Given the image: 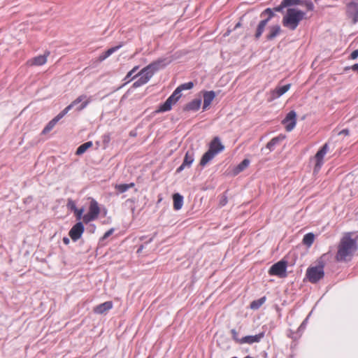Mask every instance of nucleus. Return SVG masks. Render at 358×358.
Returning a JSON list of instances; mask_svg holds the SVG:
<instances>
[{
	"instance_id": "f257e3e1",
	"label": "nucleus",
	"mask_w": 358,
	"mask_h": 358,
	"mask_svg": "<svg viewBox=\"0 0 358 358\" xmlns=\"http://www.w3.org/2000/svg\"><path fill=\"white\" fill-rule=\"evenodd\" d=\"M358 249L356 240L351 238L350 234L342 237L337 247V253L335 259L339 262H346L352 259Z\"/></svg>"
},
{
	"instance_id": "f03ea898",
	"label": "nucleus",
	"mask_w": 358,
	"mask_h": 358,
	"mask_svg": "<svg viewBox=\"0 0 358 358\" xmlns=\"http://www.w3.org/2000/svg\"><path fill=\"white\" fill-rule=\"evenodd\" d=\"M306 13L303 10L289 8L286 15L282 18V24L290 30H295L300 22L305 18Z\"/></svg>"
},
{
	"instance_id": "7ed1b4c3",
	"label": "nucleus",
	"mask_w": 358,
	"mask_h": 358,
	"mask_svg": "<svg viewBox=\"0 0 358 358\" xmlns=\"http://www.w3.org/2000/svg\"><path fill=\"white\" fill-rule=\"evenodd\" d=\"M224 149V146L221 143L220 138L217 136L215 137L209 145L208 150L202 156L200 165L202 166L206 165L216 155L222 152Z\"/></svg>"
},
{
	"instance_id": "20e7f679",
	"label": "nucleus",
	"mask_w": 358,
	"mask_h": 358,
	"mask_svg": "<svg viewBox=\"0 0 358 358\" xmlns=\"http://www.w3.org/2000/svg\"><path fill=\"white\" fill-rule=\"evenodd\" d=\"M274 15L275 14L270 8H268L265 9L263 12H262L260 15L261 17H264L265 16H267V17L261 20L259 22L255 34V37L256 39H259L260 38V36H262V33L265 29L266 24L271 20V18L273 17Z\"/></svg>"
},
{
	"instance_id": "39448f33",
	"label": "nucleus",
	"mask_w": 358,
	"mask_h": 358,
	"mask_svg": "<svg viewBox=\"0 0 358 358\" xmlns=\"http://www.w3.org/2000/svg\"><path fill=\"white\" fill-rule=\"evenodd\" d=\"M170 63L171 60L168 58H159L143 68L142 69V73H152V76L155 71L164 68Z\"/></svg>"
},
{
	"instance_id": "423d86ee",
	"label": "nucleus",
	"mask_w": 358,
	"mask_h": 358,
	"mask_svg": "<svg viewBox=\"0 0 358 358\" xmlns=\"http://www.w3.org/2000/svg\"><path fill=\"white\" fill-rule=\"evenodd\" d=\"M324 272L323 266H314L307 269L306 276L312 283H316L323 278Z\"/></svg>"
},
{
	"instance_id": "0eeeda50",
	"label": "nucleus",
	"mask_w": 358,
	"mask_h": 358,
	"mask_svg": "<svg viewBox=\"0 0 358 358\" xmlns=\"http://www.w3.org/2000/svg\"><path fill=\"white\" fill-rule=\"evenodd\" d=\"M287 263L286 261L281 260L274 264L269 269L268 273L271 275H276L278 277H285L287 275Z\"/></svg>"
},
{
	"instance_id": "6e6552de",
	"label": "nucleus",
	"mask_w": 358,
	"mask_h": 358,
	"mask_svg": "<svg viewBox=\"0 0 358 358\" xmlns=\"http://www.w3.org/2000/svg\"><path fill=\"white\" fill-rule=\"evenodd\" d=\"M328 150H329L328 144L325 143L316 153V155L315 156L316 163H315V167L313 169L314 173H317L320 170V169L323 164L324 157L325 156V155L327 154Z\"/></svg>"
},
{
	"instance_id": "1a4fd4ad",
	"label": "nucleus",
	"mask_w": 358,
	"mask_h": 358,
	"mask_svg": "<svg viewBox=\"0 0 358 358\" xmlns=\"http://www.w3.org/2000/svg\"><path fill=\"white\" fill-rule=\"evenodd\" d=\"M286 131H291L294 129L296 124V113L294 110L289 111L282 121Z\"/></svg>"
},
{
	"instance_id": "9d476101",
	"label": "nucleus",
	"mask_w": 358,
	"mask_h": 358,
	"mask_svg": "<svg viewBox=\"0 0 358 358\" xmlns=\"http://www.w3.org/2000/svg\"><path fill=\"white\" fill-rule=\"evenodd\" d=\"M347 17L350 19L353 24L358 22V3L351 1L346 6Z\"/></svg>"
},
{
	"instance_id": "9b49d317",
	"label": "nucleus",
	"mask_w": 358,
	"mask_h": 358,
	"mask_svg": "<svg viewBox=\"0 0 358 358\" xmlns=\"http://www.w3.org/2000/svg\"><path fill=\"white\" fill-rule=\"evenodd\" d=\"M84 231L85 227L83 222H78L70 229L69 235L73 241L76 242L81 238Z\"/></svg>"
},
{
	"instance_id": "f8f14e48",
	"label": "nucleus",
	"mask_w": 358,
	"mask_h": 358,
	"mask_svg": "<svg viewBox=\"0 0 358 358\" xmlns=\"http://www.w3.org/2000/svg\"><path fill=\"white\" fill-rule=\"evenodd\" d=\"M287 7L295 6L298 5L304 6L307 10L312 11L314 10V4L311 0H283Z\"/></svg>"
},
{
	"instance_id": "ddd939ff",
	"label": "nucleus",
	"mask_w": 358,
	"mask_h": 358,
	"mask_svg": "<svg viewBox=\"0 0 358 358\" xmlns=\"http://www.w3.org/2000/svg\"><path fill=\"white\" fill-rule=\"evenodd\" d=\"M92 101L91 97H88L86 94H81L77 97L71 104L67 107H70V110L79 103H82L78 107V110H83Z\"/></svg>"
},
{
	"instance_id": "4468645a",
	"label": "nucleus",
	"mask_w": 358,
	"mask_h": 358,
	"mask_svg": "<svg viewBox=\"0 0 358 358\" xmlns=\"http://www.w3.org/2000/svg\"><path fill=\"white\" fill-rule=\"evenodd\" d=\"M194 160V154L192 150L187 151L182 164L177 169L176 172L180 173L186 168H189Z\"/></svg>"
},
{
	"instance_id": "2eb2a0df",
	"label": "nucleus",
	"mask_w": 358,
	"mask_h": 358,
	"mask_svg": "<svg viewBox=\"0 0 358 358\" xmlns=\"http://www.w3.org/2000/svg\"><path fill=\"white\" fill-rule=\"evenodd\" d=\"M291 87V84H287L283 86L277 87L273 90L271 91V96L268 99L269 101H271L274 99H276L286 93Z\"/></svg>"
},
{
	"instance_id": "dca6fc26",
	"label": "nucleus",
	"mask_w": 358,
	"mask_h": 358,
	"mask_svg": "<svg viewBox=\"0 0 358 358\" xmlns=\"http://www.w3.org/2000/svg\"><path fill=\"white\" fill-rule=\"evenodd\" d=\"M140 78L133 83V87L137 88L146 84L152 78V73H142V70L138 74Z\"/></svg>"
},
{
	"instance_id": "f3484780",
	"label": "nucleus",
	"mask_w": 358,
	"mask_h": 358,
	"mask_svg": "<svg viewBox=\"0 0 358 358\" xmlns=\"http://www.w3.org/2000/svg\"><path fill=\"white\" fill-rule=\"evenodd\" d=\"M113 306V302L110 301H106L104 303H102L95 306L93 309V311L96 314L102 315V314L106 313L108 310L112 309Z\"/></svg>"
},
{
	"instance_id": "a211bd4d",
	"label": "nucleus",
	"mask_w": 358,
	"mask_h": 358,
	"mask_svg": "<svg viewBox=\"0 0 358 358\" xmlns=\"http://www.w3.org/2000/svg\"><path fill=\"white\" fill-rule=\"evenodd\" d=\"M264 336V333L261 332L254 336H246L241 338L240 344H252L255 343H259Z\"/></svg>"
},
{
	"instance_id": "6ab92c4d",
	"label": "nucleus",
	"mask_w": 358,
	"mask_h": 358,
	"mask_svg": "<svg viewBox=\"0 0 358 358\" xmlns=\"http://www.w3.org/2000/svg\"><path fill=\"white\" fill-rule=\"evenodd\" d=\"M50 55V52H45L44 55L35 57L27 62L30 66H41L46 63L47 58Z\"/></svg>"
},
{
	"instance_id": "aec40b11",
	"label": "nucleus",
	"mask_w": 358,
	"mask_h": 358,
	"mask_svg": "<svg viewBox=\"0 0 358 358\" xmlns=\"http://www.w3.org/2000/svg\"><path fill=\"white\" fill-rule=\"evenodd\" d=\"M215 92L214 91H205L203 92V110H206L210 106L212 101L215 98Z\"/></svg>"
},
{
	"instance_id": "412c9836",
	"label": "nucleus",
	"mask_w": 358,
	"mask_h": 358,
	"mask_svg": "<svg viewBox=\"0 0 358 358\" xmlns=\"http://www.w3.org/2000/svg\"><path fill=\"white\" fill-rule=\"evenodd\" d=\"M201 104V99H195L191 101L190 102L187 103L183 108V110L185 111H192L196 112L197 111Z\"/></svg>"
},
{
	"instance_id": "4be33fe9",
	"label": "nucleus",
	"mask_w": 358,
	"mask_h": 358,
	"mask_svg": "<svg viewBox=\"0 0 358 358\" xmlns=\"http://www.w3.org/2000/svg\"><path fill=\"white\" fill-rule=\"evenodd\" d=\"M88 213L94 216L96 219L98 218L100 213V208L96 200L92 199L90 201Z\"/></svg>"
},
{
	"instance_id": "5701e85b",
	"label": "nucleus",
	"mask_w": 358,
	"mask_h": 358,
	"mask_svg": "<svg viewBox=\"0 0 358 358\" xmlns=\"http://www.w3.org/2000/svg\"><path fill=\"white\" fill-rule=\"evenodd\" d=\"M280 27L278 24L270 27L268 33L266 36V39L268 41L273 40L280 34Z\"/></svg>"
},
{
	"instance_id": "b1692460",
	"label": "nucleus",
	"mask_w": 358,
	"mask_h": 358,
	"mask_svg": "<svg viewBox=\"0 0 358 358\" xmlns=\"http://www.w3.org/2000/svg\"><path fill=\"white\" fill-rule=\"evenodd\" d=\"M173 208L176 210H179L182 208L183 205V196L178 193H176L173 196Z\"/></svg>"
},
{
	"instance_id": "393cba45",
	"label": "nucleus",
	"mask_w": 358,
	"mask_h": 358,
	"mask_svg": "<svg viewBox=\"0 0 358 358\" xmlns=\"http://www.w3.org/2000/svg\"><path fill=\"white\" fill-rule=\"evenodd\" d=\"M250 164V160L248 159H243L238 165L234 169V174L237 175L244 171Z\"/></svg>"
},
{
	"instance_id": "a878e982",
	"label": "nucleus",
	"mask_w": 358,
	"mask_h": 358,
	"mask_svg": "<svg viewBox=\"0 0 358 358\" xmlns=\"http://www.w3.org/2000/svg\"><path fill=\"white\" fill-rule=\"evenodd\" d=\"M173 103L171 102V99H166V101L159 106V108L157 110V113H164L169 111L171 109Z\"/></svg>"
},
{
	"instance_id": "bb28decb",
	"label": "nucleus",
	"mask_w": 358,
	"mask_h": 358,
	"mask_svg": "<svg viewBox=\"0 0 358 358\" xmlns=\"http://www.w3.org/2000/svg\"><path fill=\"white\" fill-rule=\"evenodd\" d=\"M266 296H262L257 300H254L250 303V307L252 310L259 309L266 301Z\"/></svg>"
},
{
	"instance_id": "cd10ccee",
	"label": "nucleus",
	"mask_w": 358,
	"mask_h": 358,
	"mask_svg": "<svg viewBox=\"0 0 358 358\" xmlns=\"http://www.w3.org/2000/svg\"><path fill=\"white\" fill-rule=\"evenodd\" d=\"M92 146V143L91 141H88V142H86L82 145H80L78 148H77V150L76 152V154L77 155H83V153H85L86 152V150L91 148Z\"/></svg>"
},
{
	"instance_id": "c85d7f7f",
	"label": "nucleus",
	"mask_w": 358,
	"mask_h": 358,
	"mask_svg": "<svg viewBox=\"0 0 358 358\" xmlns=\"http://www.w3.org/2000/svg\"><path fill=\"white\" fill-rule=\"evenodd\" d=\"M283 139V137L277 136L273 138L268 143L266 144V148H268L270 151L274 150L275 145Z\"/></svg>"
},
{
	"instance_id": "c756f323",
	"label": "nucleus",
	"mask_w": 358,
	"mask_h": 358,
	"mask_svg": "<svg viewBox=\"0 0 358 358\" xmlns=\"http://www.w3.org/2000/svg\"><path fill=\"white\" fill-rule=\"evenodd\" d=\"M134 183L131 182L129 184H119L116 185L115 188L117 190L118 193H123L127 192L129 188L133 187Z\"/></svg>"
},
{
	"instance_id": "7c9ffc66",
	"label": "nucleus",
	"mask_w": 358,
	"mask_h": 358,
	"mask_svg": "<svg viewBox=\"0 0 358 358\" xmlns=\"http://www.w3.org/2000/svg\"><path fill=\"white\" fill-rule=\"evenodd\" d=\"M315 236L313 233L306 234L303 238V243L310 247L314 242Z\"/></svg>"
},
{
	"instance_id": "2f4dec72",
	"label": "nucleus",
	"mask_w": 358,
	"mask_h": 358,
	"mask_svg": "<svg viewBox=\"0 0 358 358\" xmlns=\"http://www.w3.org/2000/svg\"><path fill=\"white\" fill-rule=\"evenodd\" d=\"M138 66H134L130 71H129L124 78V80L126 81V83L130 82L132 79H134L136 76H133V75L136 72V71L138 69Z\"/></svg>"
},
{
	"instance_id": "473e14b6",
	"label": "nucleus",
	"mask_w": 358,
	"mask_h": 358,
	"mask_svg": "<svg viewBox=\"0 0 358 358\" xmlns=\"http://www.w3.org/2000/svg\"><path fill=\"white\" fill-rule=\"evenodd\" d=\"M181 96V93L179 91V89L176 88L173 94L168 98V99H171V102L175 104L178 99Z\"/></svg>"
},
{
	"instance_id": "72a5a7b5",
	"label": "nucleus",
	"mask_w": 358,
	"mask_h": 358,
	"mask_svg": "<svg viewBox=\"0 0 358 358\" xmlns=\"http://www.w3.org/2000/svg\"><path fill=\"white\" fill-rule=\"evenodd\" d=\"M193 87L194 83L192 82H188L180 85L177 88L179 89V91L181 93L182 90H191Z\"/></svg>"
},
{
	"instance_id": "f704fd0d",
	"label": "nucleus",
	"mask_w": 358,
	"mask_h": 358,
	"mask_svg": "<svg viewBox=\"0 0 358 358\" xmlns=\"http://www.w3.org/2000/svg\"><path fill=\"white\" fill-rule=\"evenodd\" d=\"M70 110V107H66L62 111H61L56 117L53 118V120L57 123V122L61 120L69 111Z\"/></svg>"
},
{
	"instance_id": "c9c22d12",
	"label": "nucleus",
	"mask_w": 358,
	"mask_h": 358,
	"mask_svg": "<svg viewBox=\"0 0 358 358\" xmlns=\"http://www.w3.org/2000/svg\"><path fill=\"white\" fill-rule=\"evenodd\" d=\"M57 122L52 119L51 121L49 122V123L45 126V127L43 130V134H46L49 131H50L53 127L55 126Z\"/></svg>"
},
{
	"instance_id": "e433bc0d",
	"label": "nucleus",
	"mask_w": 358,
	"mask_h": 358,
	"mask_svg": "<svg viewBox=\"0 0 358 358\" xmlns=\"http://www.w3.org/2000/svg\"><path fill=\"white\" fill-rule=\"evenodd\" d=\"M95 220H96V218L94 216H93L92 215H91L90 213H87V214L84 215L83 217V221L85 224H87L92 221Z\"/></svg>"
},
{
	"instance_id": "4c0bfd02",
	"label": "nucleus",
	"mask_w": 358,
	"mask_h": 358,
	"mask_svg": "<svg viewBox=\"0 0 358 358\" xmlns=\"http://www.w3.org/2000/svg\"><path fill=\"white\" fill-rule=\"evenodd\" d=\"M73 213L75 214V216H76L77 220H80L81 219L83 220V213H84L83 208H80V209L77 208L76 210V211H74Z\"/></svg>"
},
{
	"instance_id": "58836bf2",
	"label": "nucleus",
	"mask_w": 358,
	"mask_h": 358,
	"mask_svg": "<svg viewBox=\"0 0 358 358\" xmlns=\"http://www.w3.org/2000/svg\"><path fill=\"white\" fill-rule=\"evenodd\" d=\"M67 208L71 211L74 212L78 208L76 207V203L72 199H69L67 202Z\"/></svg>"
},
{
	"instance_id": "ea45409f",
	"label": "nucleus",
	"mask_w": 358,
	"mask_h": 358,
	"mask_svg": "<svg viewBox=\"0 0 358 358\" xmlns=\"http://www.w3.org/2000/svg\"><path fill=\"white\" fill-rule=\"evenodd\" d=\"M122 46V44H120L119 45L112 47L107 50L106 52L108 54V55L110 57L112 54H113L115 52H116L117 50H119Z\"/></svg>"
},
{
	"instance_id": "a19ab883",
	"label": "nucleus",
	"mask_w": 358,
	"mask_h": 358,
	"mask_svg": "<svg viewBox=\"0 0 358 358\" xmlns=\"http://www.w3.org/2000/svg\"><path fill=\"white\" fill-rule=\"evenodd\" d=\"M285 8H287V6L285 5L284 1L282 0L279 6L274 7L273 9L271 10H273V13L274 11L282 12Z\"/></svg>"
},
{
	"instance_id": "79ce46f5",
	"label": "nucleus",
	"mask_w": 358,
	"mask_h": 358,
	"mask_svg": "<svg viewBox=\"0 0 358 358\" xmlns=\"http://www.w3.org/2000/svg\"><path fill=\"white\" fill-rule=\"evenodd\" d=\"M231 334L232 335V338L233 339L238 343H240V340L241 338H238V332L236 331V329H233L231 330Z\"/></svg>"
},
{
	"instance_id": "37998d69",
	"label": "nucleus",
	"mask_w": 358,
	"mask_h": 358,
	"mask_svg": "<svg viewBox=\"0 0 358 358\" xmlns=\"http://www.w3.org/2000/svg\"><path fill=\"white\" fill-rule=\"evenodd\" d=\"M113 231H114V230H113V229H109L108 231H107L104 234V235H103V239H106V238H108V237H109V236H110L113 233Z\"/></svg>"
},
{
	"instance_id": "c03bdc74",
	"label": "nucleus",
	"mask_w": 358,
	"mask_h": 358,
	"mask_svg": "<svg viewBox=\"0 0 358 358\" xmlns=\"http://www.w3.org/2000/svg\"><path fill=\"white\" fill-rule=\"evenodd\" d=\"M358 57V50H354L351 55H350V58L352 59H355Z\"/></svg>"
},
{
	"instance_id": "a18cd8bd",
	"label": "nucleus",
	"mask_w": 358,
	"mask_h": 358,
	"mask_svg": "<svg viewBox=\"0 0 358 358\" xmlns=\"http://www.w3.org/2000/svg\"><path fill=\"white\" fill-rule=\"evenodd\" d=\"M109 56L108 55V54L104 52L103 53H102L101 55H100L99 59L100 61H103L105 60L106 58H108Z\"/></svg>"
},
{
	"instance_id": "49530a36",
	"label": "nucleus",
	"mask_w": 358,
	"mask_h": 358,
	"mask_svg": "<svg viewBox=\"0 0 358 358\" xmlns=\"http://www.w3.org/2000/svg\"><path fill=\"white\" fill-rule=\"evenodd\" d=\"M109 56L108 55V54L104 52L103 53H102L101 55H100L99 59L100 61H103L105 60L106 58H108Z\"/></svg>"
},
{
	"instance_id": "de8ad7c7",
	"label": "nucleus",
	"mask_w": 358,
	"mask_h": 358,
	"mask_svg": "<svg viewBox=\"0 0 358 358\" xmlns=\"http://www.w3.org/2000/svg\"><path fill=\"white\" fill-rule=\"evenodd\" d=\"M339 134L341 135H345V136H348L349 134V130L348 129H344L343 130H341L340 132H339Z\"/></svg>"
},
{
	"instance_id": "09e8293b",
	"label": "nucleus",
	"mask_w": 358,
	"mask_h": 358,
	"mask_svg": "<svg viewBox=\"0 0 358 358\" xmlns=\"http://www.w3.org/2000/svg\"><path fill=\"white\" fill-rule=\"evenodd\" d=\"M70 241L69 239V238L67 237H64L63 238V243L65 244V245H68Z\"/></svg>"
},
{
	"instance_id": "8fccbe9b",
	"label": "nucleus",
	"mask_w": 358,
	"mask_h": 358,
	"mask_svg": "<svg viewBox=\"0 0 358 358\" xmlns=\"http://www.w3.org/2000/svg\"><path fill=\"white\" fill-rule=\"evenodd\" d=\"M352 69L353 71H358V64H355L352 66Z\"/></svg>"
},
{
	"instance_id": "3c124183",
	"label": "nucleus",
	"mask_w": 358,
	"mask_h": 358,
	"mask_svg": "<svg viewBox=\"0 0 358 358\" xmlns=\"http://www.w3.org/2000/svg\"><path fill=\"white\" fill-rule=\"evenodd\" d=\"M220 203L222 206H224L227 203V198L224 197L222 200H221Z\"/></svg>"
},
{
	"instance_id": "603ef678",
	"label": "nucleus",
	"mask_w": 358,
	"mask_h": 358,
	"mask_svg": "<svg viewBox=\"0 0 358 358\" xmlns=\"http://www.w3.org/2000/svg\"><path fill=\"white\" fill-rule=\"evenodd\" d=\"M126 203H134V199H127L126 201H125Z\"/></svg>"
},
{
	"instance_id": "864d4df0",
	"label": "nucleus",
	"mask_w": 358,
	"mask_h": 358,
	"mask_svg": "<svg viewBox=\"0 0 358 358\" xmlns=\"http://www.w3.org/2000/svg\"><path fill=\"white\" fill-rule=\"evenodd\" d=\"M307 320H308V319L306 318V320L302 322V324H301V326H300V328H303V327H305V325H306V322Z\"/></svg>"
},
{
	"instance_id": "5fc2aeb1",
	"label": "nucleus",
	"mask_w": 358,
	"mask_h": 358,
	"mask_svg": "<svg viewBox=\"0 0 358 358\" xmlns=\"http://www.w3.org/2000/svg\"><path fill=\"white\" fill-rule=\"evenodd\" d=\"M143 245H141L139 247V248L138 249L137 252L138 253L141 252L143 250Z\"/></svg>"
},
{
	"instance_id": "6e6d98bb",
	"label": "nucleus",
	"mask_w": 358,
	"mask_h": 358,
	"mask_svg": "<svg viewBox=\"0 0 358 358\" xmlns=\"http://www.w3.org/2000/svg\"><path fill=\"white\" fill-rule=\"evenodd\" d=\"M241 26V23L240 22H238L236 26H235V28H237V27H239Z\"/></svg>"
},
{
	"instance_id": "4d7b16f0",
	"label": "nucleus",
	"mask_w": 358,
	"mask_h": 358,
	"mask_svg": "<svg viewBox=\"0 0 358 358\" xmlns=\"http://www.w3.org/2000/svg\"><path fill=\"white\" fill-rule=\"evenodd\" d=\"M231 358H238V357H233ZM245 358H253V357H252L250 356H246Z\"/></svg>"
},
{
	"instance_id": "13d9d810",
	"label": "nucleus",
	"mask_w": 358,
	"mask_h": 358,
	"mask_svg": "<svg viewBox=\"0 0 358 358\" xmlns=\"http://www.w3.org/2000/svg\"><path fill=\"white\" fill-rule=\"evenodd\" d=\"M152 240H153V238H150L148 242V243H150V242H152Z\"/></svg>"
},
{
	"instance_id": "bf43d9fd",
	"label": "nucleus",
	"mask_w": 358,
	"mask_h": 358,
	"mask_svg": "<svg viewBox=\"0 0 358 358\" xmlns=\"http://www.w3.org/2000/svg\"><path fill=\"white\" fill-rule=\"evenodd\" d=\"M315 1H317V0H315Z\"/></svg>"
}]
</instances>
